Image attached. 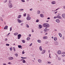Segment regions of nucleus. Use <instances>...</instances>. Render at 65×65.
Returning <instances> with one entry per match:
<instances>
[{"label": "nucleus", "instance_id": "1", "mask_svg": "<svg viewBox=\"0 0 65 65\" xmlns=\"http://www.w3.org/2000/svg\"><path fill=\"white\" fill-rule=\"evenodd\" d=\"M8 6L9 8H12V5L11 3V1H9L8 4Z\"/></svg>", "mask_w": 65, "mask_h": 65}, {"label": "nucleus", "instance_id": "2", "mask_svg": "<svg viewBox=\"0 0 65 65\" xmlns=\"http://www.w3.org/2000/svg\"><path fill=\"white\" fill-rule=\"evenodd\" d=\"M43 26L44 27H50V25L48 24L44 23L43 24Z\"/></svg>", "mask_w": 65, "mask_h": 65}, {"label": "nucleus", "instance_id": "3", "mask_svg": "<svg viewBox=\"0 0 65 65\" xmlns=\"http://www.w3.org/2000/svg\"><path fill=\"white\" fill-rule=\"evenodd\" d=\"M18 39H20L21 38V37L22 36V35L21 34H19L18 35Z\"/></svg>", "mask_w": 65, "mask_h": 65}, {"label": "nucleus", "instance_id": "4", "mask_svg": "<svg viewBox=\"0 0 65 65\" xmlns=\"http://www.w3.org/2000/svg\"><path fill=\"white\" fill-rule=\"evenodd\" d=\"M45 52H46V51L45 50H44L42 51L41 54H44L45 53Z\"/></svg>", "mask_w": 65, "mask_h": 65}, {"label": "nucleus", "instance_id": "5", "mask_svg": "<svg viewBox=\"0 0 65 65\" xmlns=\"http://www.w3.org/2000/svg\"><path fill=\"white\" fill-rule=\"evenodd\" d=\"M26 19L28 21H29L31 20V17L28 16L26 18Z\"/></svg>", "mask_w": 65, "mask_h": 65}, {"label": "nucleus", "instance_id": "6", "mask_svg": "<svg viewBox=\"0 0 65 65\" xmlns=\"http://www.w3.org/2000/svg\"><path fill=\"white\" fill-rule=\"evenodd\" d=\"M8 59L10 60H12L13 59V58L12 57H10L8 58Z\"/></svg>", "mask_w": 65, "mask_h": 65}, {"label": "nucleus", "instance_id": "7", "mask_svg": "<svg viewBox=\"0 0 65 65\" xmlns=\"http://www.w3.org/2000/svg\"><path fill=\"white\" fill-rule=\"evenodd\" d=\"M38 61L39 63H42V60L41 59H39L38 60Z\"/></svg>", "mask_w": 65, "mask_h": 65}, {"label": "nucleus", "instance_id": "8", "mask_svg": "<svg viewBox=\"0 0 65 65\" xmlns=\"http://www.w3.org/2000/svg\"><path fill=\"white\" fill-rule=\"evenodd\" d=\"M40 17L41 18H44V15L43 14H41L40 15Z\"/></svg>", "mask_w": 65, "mask_h": 65}, {"label": "nucleus", "instance_id": "9", "mask_svg": "<svg viewBox=\"0 0 65 65\" xmlns=\"http://www.w3.org/2000/svg\"><path fill=\"white\" fill-rule=\"evenodd\" d=\"M17 22L19 23H21L22 22L21 20L19 19H17Z\"/></svg>", "mask_w": 65, "mask_h": 65}, {"label": "nucleus", "instance_id": "10", "mask_svg": "<svg viewBox=\"0 0 65 65\" xmlns=\"http://www.w3.org/2000/svg\"><path fill=\"white\" fill-rule=\"evenodd\" d=\"M56 1H53L51 3V4L53 5L55 4H56Z\"/></svg>", "mask_w": 65, "mask_h": 65}, {"label": "nucleus", "instance_id": "11", "mask_svg": "<svg viewBox=\"0 0 65 65\" xmlns=\"http://www.w3.org/2000/svg\"><path fill=\"white\" fill-rule=\"evenodd\" d=\"M54 43L55 45H58L59 44V43L57 41H55L54 42Z\"/></svg>", "mask_w": 65, "mask_h": 65}, {"label": "nucleus", "instance_id": "12", "mask_svg": "<svg viewBox=\"0 0 65 65\" xmlns=\"http://www.w3.org/2000/svg\"><path fill=\"white\" fill-rule=\"evenodd\" d=\"M57 53L58 55H60L61 54V51L60 50H58L57 52Z\"/></svg>", "mask_w": 65, "mask_h": 65}, {"label": "nucleus", "instance_id": "13", "mask_svg": "<svg viewBox=\"0 0 65 65\" xmlns=\"http://www.w3.org/2000/svg\"><path fill=\"white\" fill-rule=\"evenodd\" d=\"M21 61H22V63H25V62H26L25 60L24 59H21Z\"/></svg>", "mask_w": 65, "mask_h": 65}, {"label": "nucleus", "instance_id": "14", "mask_svg": "<svg viewBox=\"0 0 65 65\" xmlns=\"http://www.w3.org/2000/svg\"><path fill=\"white\" fill-rule=\"evenodd\" d=\"M39 49L41 51H42V46H40L39 47Z\"/></svg>", "mask_w": 65, "mask_h": 65}, {"label": "nucleus", "instance_id": "15", "mask_svg": "<svg viewBox=\"0 0 65 65\" xmlns=\"http://www.w3.org/2000/svg\"><path fill=\"white\" fill-rule=\"evenodd\" d=\"M47 39V37L46 36H44L43 37V39Z\"/></svg>", "mask_w": 65, "mask_h": 65}, {"label": "nucleus", "instance_id": "16", "mask_svg": "<svg viewBox=\"0 0 65 65\" xmlns=\"http://www.w3.org/2000/svg\"><path fill=\"white\" fill-rule=\"evenodd\" d=\"M57 19H62V17L59 15L57 16Z\"/></svg>", "mask_w": 65, "mask_h": 65}, {"label": "nucleus", "instance_id": "17", "mask_svg": "<svg viewBox=\"0 0 65 65\" xmlns=\"http://www.w3.org/2000/svg\"><path fill=\"white\" fill-rule=\"evenodd\" d=\"M56 22L57 23H59L60 22V21L59 20L57 19L56 20Z\"/></svg>", "mask_w": 65, "mask_h": 65}, {"label": "nucleus", "instance_id": "18", "mask_svg": "<svg viewBox=\"0 0 65 65\" xmlns=\"http://www.w3.org/2000/svg\"><path fill=\"white\" fill-rule=\"evenodd\" d=\"M57 59L59 61H60V60H61V57H58Z\"/></svg>", "mask_w": 65, "mask_h": 65}, {"label": "nucleus", "instance_id": "19", "mask_svg": "<svg viewBox=\"0 0 65 65\" xmlns=\"http://www.w3.org/2000/svg\"><path fill=\"white\" fill-rule=\"evenodd\" d=\"M39 27L40 28V29H41V28H42V26L40 24L39 25Z\"/></svg>", "mask_w": 65, "mask_h": 65}, {"label": "nucleus", "instance_id": "20", "mask_svg": "<svg viewBox=\"0 0 65 65\" xmlns=\"http://www.w3.org/2000/svg\"><path fill=\"white\" fill-rule=\"evenodd\" d=\"M37 13L38 14H40V11L39 10H38Z\"/></svg>", "mask_w": 65, "mask_h": 65}, {"label": "nucleus", "instance_id": "21", "mask_svg": "<svg viewBox=\"0 0 65 65\" xmlns=\"http://www.w3.org/2000/svg\"><path fill=\"white\" fill-rule=\"evenodd\" d=\"M62 16L63 18H65V14H62Z\"/></svg>", "mask_w": 65, "mask_h": 65}, {"label": "nucleus", "instance_id": "22", "mask_svg": "<svg viewBox=\"0 0 65 65\" xmlns=\"http://www.w3.org/2000/svg\"><path fill=\"white\" fill-rule=\"evenodd\" d=\"M22 17V15H19L18 17V19H20Z\"/></svg>", "mask_w": 65, "mask_h": 65}, {"label": "nucleus", "instance_id": "23", "mask_svg": "<svg viewBox=\"0 0 65 65\" xmlns=\"http://www.w3.org/2000/svg\"><path fill=\"white\" fill-rule=\"evenodd\" d=\"M30 39L31 38H30V37H28L26 38V40H28V41L30 40Z\"/></svg>", "mask_w": 65, "mask_h": 65}, {"label": "nucleus", "instance_id": "24", "mask_svg": "<svg viewBox=\"0 0 65 65\" xmlns=\"http://www.w3.org/2000/svg\"><path fill=\"white\" fill-rule=\"evenodd\" d=\"M37 41L38 42V43H41V40H37Z\"/></svg>", "mask_w": 65, "mask_h": 65}, {"label": "nucleus", "instance_id": "25", "mask_svg": "<svg viewBox=\"0 0 65 65\" xmlns=\"http://www.w3.org/2000/svg\"><path fill=\"white\" fill-rule=\"evenodd\" d=\"M25 27H26V28H29V25L28 24H26V25Z\"/></svg>", "mask_w": 65, "mask_h": 65}, {"label": "nucleus", "instance_id": "26", "mask_svg": "<svg viewBox=\"0 0 65 65\" xmlns=\"http://www.w3.org/2000/svg\"><path fill=\"white\" fill-rule=\"evenodd\" d=\"M57 40V37H55L54 38V41H56Z\"/></svg>", "mask_w": 65, "mask_h": 65}, {"label": "nucleus", "instance_id": "27", "mask_svg": "<svg viewBox=\"0 0 65 65\" xmlns=\"http://www.w3.org/2000/svg\"><path fill=\"white\" fill-rule=\"evenodd\" d=\"M59 36H60V37H62V34H61V33H59Z\"/></svg>", "mask_w": 65, "mask_h": 65}, {"label": "nucleus", "instance_id": "28", "mask_svg": "<svg viewBox=\"0 0 65 65\" xmlns=\"http://www.w3.org/2000/svg\"><path fill=\"white\" fill-rule=\"evenodd\" d=\"M18 47L19 48H21L22 47V46L21 45H18Z\"/></svg>", "mask_w": 65, "mask_h": 65}, {"label": "nucleus", "instance_id": "29", "mask_svg": "<svg viewBox=\"0 0 65 65\" xmlns=\"http://www.w3.org/2000/svg\"><path fill=\"white\" fill-rule=\"evenodd\" d=\"M22 42H23V43H25V42H26L25 41L23 40H22Z\"/></svg>", "mask_w": 65, "mask_h": 65}, {"label": "nucleus", "instance_id": "30", "mask_svg": "<svg viewBox=\"0 0 65 65\" xmlns=\"http://www.w3.org/2000/svg\"><path fill=\"white\" fill-rule=\"evenodd\" d=\"M14 35H15V36L17 35H18V33H14Z\"/></svg>", "mask_w": 65, "mask_h": 65}, {"label": "nucleus", "instance_id": "31", "mask_svg": "<svg viewBox=\"0 0 65 65\" xmlns=\"http://www.w3.org/2000/svg\"><path fill=\"white\" fill-rule=\"evenodd\" d=\"M15 56L16 57H18V53L16 54H15Z\"/></svg>", "mask_w": 65, "mask_h": 65}, {"label": "nucleus", "instance_id": "32", "mask_svg": "<svg viewBox=\"0 0 65 65\" xmlns=\"http://www.w3.org/2000/svg\"><path fill=\"white\" fill-rule=\"evenodd\" d=\"M51 62L50 61H48L47 62V64H51Z\"/></svg>", "mask_w": 65, "mask_h": 65}, {"label": "nucleus", "instance_id": "33", "mask_svg": "<svg viewBox=\"0 0 65 65\" xmlns=\"http://www.w3.org/2000/svg\"><path fill=\"white\" fill-rule=\"evenodd\" d=\"M21 58L22 59H27V57H21Z\"/></svg>", "mask_w": 65, "mask_h": 65}, {"label": "nucleus", "instance_id": "34", "mask_svg": "<svg viewBox=\"0 0 65 65\" xmlns=\"http://www.w3.org/2000/svg\"><path fill=\"white\" fill-rule=\"evenodd\" d=\"M23 25H24V23H22L21 24V26H23Z\"/></svg>", "mask_w": 65, "mask_h": 65}, {"label": "nucleus", "instance_id": "35", "mask_svg": "<svg viewBox=\"0 0 65 65\" xmlns=\"http://www.w3.org/2000/svg\"><path fill=\"white\" fill-rule=\"evenodd\" d=\"M21 1L22 2H25V1L24 0H21Z\"/></svg>", "mask_w": 65, "mask_h": 65}, {"label": "nucleus", "instance_id": "36", "mask_svg": "<svg viewBox=\"0 0 65 65\" xmlns=\"http://www.w3.org/2000/svg\"><path fill=\"white\" fill-rule=\"evenodd\" d=\"M10 50L11 51H12V47H10Z\"/></svg>", "mask_w": 65, "mask_h": 65}, {"label": "nucleus", "instance_id": "37", "mask_svg": "<svg viewBox=\"0 0 65 65\" xmlns=\"http://www.w3.org/2000/svg\"><path fill=\"white\" fill-rule=\"evenodd\" d=\"M39 22V20L38 19H37L36 20V22L37 23H38V22Z\"/></svg>", "mask_w": 65, "mask_h": 65}, {"label": "nucleus", "instance_id": "38", "mask_svg": "<svg viewBox=\"0 0 65 65\" xmlns=\"http://www.w3.org/2000/svg\"><path fill=\"white\" fill-rule=\"evenodd\" d=\"M9 44H6V46H9Z\"/></svg>", "mask_w": 65, "mask_h": 65}, {"label": "nucleus", "instance_id": "39", "mask_svg": "<svg viewBox=\"0 0 65 65\" xmlns=\"http://www.w3.org/2000/svg\"><path fill=\"white\" fill-rule=\"evenodd\" d=\"M44 31L45 32H46V28H45L44 30Z\"/></svg>", "mask_w": 65, "mask_h": 65}, {"label": "nucleus", "instance_id": "40", "mask_svg": "<svg viewBox=\"0 0 65 65\" xmlns=\"http://www.w3.org/2000/svg\"><path fill=\"white\" fill-rule=\"evenodd\" d=\"M30 11H32L33 10V8H31V9H29Z\"/></svg>", "mask_w": 65, "mask_h": 65}, {"label": "nucleus", "instance_id": "41", "mask_svg": "<svg viewBox=\"0 0 65 65\" xmlns=\"http://www.w3.org/2000/svg\"><path fill=\"white\" fill-rule=\"evenodd\" d=\"M61 56H62V57H65V54H63V55H61Z\"/></svg>", "mask_w": 65, "mask_h": 65}, {"label": "nucleus", "instance_id": "42", "mask_svg": "<svg viewBox=\"0 0 65 65\" xmlns=\"http://www.w3.org/2000/svg\"><path fill=\"white\" fill-rule=\"evenodd\" d=\"M13 50L15 52V47H13Z\"/></svg>", "mask_w": 65, "mask_h": 65}, {"label": "nucleus", "instance_id": "43", "mask_svg": "<svg viewBox=\"0 0 65 65\" xmlns=\"http://www.w3.org/2000/svg\"><path fill=\"white\" fill-rule=\"evenodd\" d=\"M25 54V52H24V51H23L22 52V54Z\"/></svg>", "mask_w": 65, "mask_h": 65}, {"label": "nucleus", "instance_id": "44", "mask_svg": "<svg viewBox=\"0 0 65 65\" xmlns=\"http://www.w3.org/2000/svg\"><path fill=\"white\" fill-rule=\"evenodd\" d=\"M26 13H25V14H23V16H24V17H26Z\"/></svg>", "mask_w": 65, "mask_h": 65}, {"label": "nucleus", "instance_id": "45", "mask_svg": "<svg viewBox=\"0 0 65 65\" xmlns=\"http://www.w3.org/2000/svg\"><path fill=\"white\" fill-rule=\"evenodd\" d=\"M19 10L20 11H22L23 10H24V9H19Z\"/></svg>", "mask_w": 65, "mask_h": 65}, {"label": "nucleus", "instance_id": "46", "mask_svg": "<svg viewBox=\"0 0 65 65\" xmlns=\"http://www.w3.org/2000/svg\"><path fill=\"white\" fill-rule=\"evenodd\" d=\"M61 54H65V52H63Z\"/></svg>", "mask_w": 65, "mask_h": 65}, {"label": "nucleus", "instance_id": "47", "mask_svg": "<svg viewBox=\"0 0 65 65\" xmlns=\"http://www.w3.org/2000/svg\"><path fill=\"white\" fill-rule=\"evenodd\" d=\"M7 2V0H5L4 1V2L5 3V2Z\"/></svg>", "mask_w": 65, "mask_h": 65}, {"label": "nucleus", "instance_id": "48", "mask_svg": "<svg viewBox=\"0 0 65 65\" xmlns=\"http://www.w3.org/2000/svg\"><path fill=\"white\" fill-rule=\"evenodd\" d=\"M32 43H31V44H30L29 45V46H32Z\"/></svg>", "mask_w": 65, "mask_h": 65}, {"label": "nucleus", "instance_id": "49", "mask_svg": "<svg viewBox=\"0 0 65 65\" xmlns=\"http://www.w3.org/2000/svg\"><path fill=\"white\" fill-rule=\"evenodd\" d=\"M56 18H57V17H54V19H56Z\"/></svg>", "mask_w": 65, "mask_h": 65}, {"label": "nucleus", "instance_id": "50", "mask_svg": "<svg viewBox=\"0 0 65 65\" xmlns=\"http://www.w3.org/2000/svg\"><path fill=\"white\" fill-rule=\"evenodd\" d=\"M10 31H11V30H12V27H10Z\"/></svg>", "mask_w": 65, "mask_h": 65}, {"label": "nucleus", "instance_id": "51", "mask_svg": "<svg viewBox=\"0 0 65 65\" xmlns=\"http://www.w3.org/2000/svg\"><path fill=\"white\" fill-rule=\"evenodd\" d=\"M3 65H7V64L6 63H4L3 64Z\"/></svg>", "mask_w": 65, "mask_h": 65}, {"label": "nucleus", "instance_id": "52", "mask_svg": "<svg viewBox=\"0 0 65 65\" xmlns=\"http://www.w3.org/2000/svg\"><path fill=\"white\" fill-rule=\"evenodd\" d=\"M28 36L29 37H31V34H29Z\"/></svg>", "mask_w": 65, "mask_h": 65}, {"label": "nucleus", "instance_id": "53", "mask_svg": "<svg viewBox=\"0 0 65 65\" xmlns=\"http://www.w3.org/2000/svg\"><path fill=\"white\" fill-rule=\"evenodd\" d=\"M48 43V42H45V44H47V43Z\"/></svg>", "mask_w": 65, "mask_h": 65}, {"label": "nucleus", "instance_id": "54", "mask_svg": "<svg viewBox=\"0 0 65 65\" xmlns=\"http://www.w3.org/2000/svg\"><path fill=\"white\" fill-rule=\"evenodd\" d=\"M0 20L1 21H3V19H2V18H1V19H0Z\"/></svg>", "mask_w": 65, "mask_h": 65}, {"label": "nucleus", "instance_id": "55", "mask_svg": "<svg viewBox=\"0 0 65 65\" xmlns=\"http://www.w3.org/2000/svg\"><path fill=\"white\" fill-rule=\"evenodd\" d=\"M8 64H11V62H8Z\"/></svg>", "mask_w": 65, "mask_h": 65}, {"label": "nucleus", "instance_id": "56", "mask_svg": "<svg viewBox=\"0 0 65 65\" xmlns=\"http://www.w3.org/2000/svg\"><path fill=\"white\" fill-rule=\"evenodd\" d=\"M49 29L46 28V31H48L49 30Z\"/></svg>", "mask_w": 65, "mask_h": 65}, {"label": "nucleus", "instance_id": "57", "mask_svg": "<svg viewBox=\"0 0 65 65\" xmlns=\"http://www.w3.org/2000/svg\"><path fill=\"white\" fill-rule=\"evenodd\" d=\"M63 8L64 9H65V6H63Z\"/></svg>", "mask_w": 65, "mask_h": 65}, {"label": "nucleus", "instance_id": "58", "mask_svg": "<svg viewBox=\"0 0 65 65\" xmlns=\"http://www.w3.org/2000/svg\"><path fill=\"white\" fill-rule=\"evenodd\" d=\"M48 20H47L46 21V22H47V23H48Z\"/></svg>", "mask_w": 65, "mask_h": 65}, {"label": "nucleus", "instance_id": "59", "mask_svg": "<svg viewBox=\"0 0 65 65\" xmlns=\"http://www.w3.org/2000/svg\"><path fill=\"white\" fill-rule=\"evenodd\" d=\"M5 27H6V28H8V26H7V25H6V26H5Z\"/></svg>", "mask_w": 65, "mask_h": 65}, {"label": "nucleus", "instance_id": "60", "mask_svg": "<svg viewBox=\"0 0 65 65\" xmlns=\"http://www.w3.org/2000/svg\"><path fill=\"white\" fill-rule=\"evenodd\" d=\"M10 34V33H9L8 34V35H9Z\"/></svg>", "mask_w": 65, "mask_h": 65}, {"label": "nucleus", "instance_id": "61", "mask_svg": "<svg viewBox=\"0 0 65 65\" xmlns=\"http://www.w3.org/2000/svg\"><path fill=\"white\" fill-rule=\"evenodd\" d=\"M5 41H7V39H5Z\"/></svg>", "mask_w": 65, "mask_h": 65}, {"label": "nucleus", "instance_id": "62", "mask_svg": "<svg viewBox=\"0 0 65 65\" xmlns=\"http://www.w3.org/2000/svg\"><path fill=\"white\" fill-rule=\"evenodd\" d=\"M57 12H58V11L55 12V14H56V13H57Z\"/></svg>", "mask_w": 65, "mask_h": 65}, {"label": "nucleus", "instance_id": "63", "mask_svg": "<svg viewBox=\"0 0 65 65\" xmlns=\"http://www.w3.org/2000/svg\"><path fill=\"white\" fill-rule=\"evenodd\" d=\"M47 20H50V17L47 18Z\"/></svg>", "mask_w": 65, "mask_h": 65}, {"label": "nucleus", "instance_id": "64", "mask_svg": "<svg viewBox=\"0 0 65 65\" xmlns=\"http://www.w3.org/2000/svg\"><path fill=\"white\" fill-rule=\"evenodd\" d=\"M32 32H34V30L33 29H32Z\"/></svg>", "mask_w": 65, "mask_h": 65}]
</instances>
